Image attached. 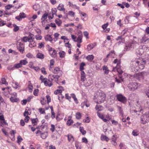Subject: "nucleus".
Segmentation results:
<instances>
[{
  "instance_id": "obj_34",
  "label": "nucleus",
  "mask_w": 149,
  "mask_h": 149,
  "mask_svg": "<svg viewBox=\"0 0 149 149\" xmlns=\"http://www.w3.org/2000/svg\"><path fill=\"white\" fill-rule=\"evenodd\" d=\"M55 22L56 24L58 26H60L62 23V21L59 19H56L55 20Z\"/></svg>"
},
{
  "instance_id": "obj_25",
  "label": "nucleus",
  "mask_w": 149,
  "mask_h": 149,
  "mask_svg": "<svg viewBox=\"0 0 149 149\" xmlns=\"http://www.w3.org/2000/svg\"><path fill=\"white\" fill-rule=\"evenodd\" d=\"M48 16V14L46 13H45L44 15L42 16V17L41 18L42 20V24L43 23V22H44L45 20L47 19V17Z\"/></svg>"
},
{
  "instance_id": "obj_53",
  "label": "nucleus",
  "mask_w": 149,
  "mask_h": 149,
  "mask_svg": "<svg viewBox=\"0 0 149 149\" xmlns=\"http://www.w3.org/2000/svg\"><path fill=\"white\" fill-rule=\"evenodd\" d=\"M39 8V6L38 5H35L33 6V8L36 11H37Z\"/></svg>"
},
{
  "instance_id": "obj_51",
  "label": "nucleus",
  "mask_w": 149,
  "mask_h": 149,
  "mask_svg": "<svg viewBox=\"0 0 149 149\" xmlns=\"http://www.w3.org/2000/svg\"><path fill=\"white\" fill-rule=\"evenodd\" d=\"M147 73L146 72H143L140 73V76L142 77H144L145 76H146Z\"/></svg>"
},
{
  "instance_id": "obj_59",
  "label": "nucleus",
  "mask_w": 149,
  "mask_h": 149,
  "mask_svg": "<svg viewBox=\"0 0 149 149\" xmlns=\"http://www.w3.org/2000/svg\"><path fill=\"white\" fill-rule=\"evenodd\" d=\"M38 93V89H35L33 91V94L35 96H37Z\"/></svg>"
},
{
  "instance_id": "obj_10",
  "label": "nucleus",
  "mask_w": 149,
  "mask_h": 149,
  "mask_svg": "<svg viewBox=\"0 0 149 149\" xmlns=\"http://www.w3.org/2000/svg\"><path fill=\"white\" fill-rule=\"evenodd\" d=\"M61 75H49V77L51 79V80L52 81L54 79H55V81L57 82V81H58L59 78Z\"/></svg>"
},
{
  "instance_id": "obj_20",
  "label": "nucleus",
  "mask_w": 149,
  "mask_h": 149,
  "mask_svg": "<svg viewBox=\"0 0 149 149\" xmlns=\"http://www.w3.org/2000/svg\"><path fill=\"white\" fill-rule=\"evenodd\" d=\"M113 63L115 64L117 63V66L116 67H117V68L120 67V62L119 60L116 59L114 60Z\"/></svg>"
},
{
  "instance_id": "obj_52",
  "label": "nucleus",
  "mask_w": 149,
  "mask_h": 149,
  "mask_svg": "<svg viewBox=\"0 0 149 149\" xmlns=\"http://www.w3.org/2000/svg\"><path fill=\"white\" fill-rule=\"evenodd\" d=\"M81 114L80 113L78 112L76 113V118L77 119H80L81 118Z\"/></svg>"
},
{
  "instance_id": "obj_33",
  "label": "nucleus",
  "mask_w": 149,
  "mask_h": 149,
  "mask_svg": "<svg viewBox=\"0 0 149 149\" xmlns=\"http://www.w3.org/2000/svg\"><path fill=\"white\" fill-rule=\"evenodd\" d=\"M101 139L102 141H108L109 139L106 136L103 135L101 136Z\"/></svg>"
},
{
  "instance_id": "obj_7",
  "label": "nucleus",
  "mask_w": 149,
  "mask_h": 149,
  "mask_svg": "<svg viewBox=\"0 0 149 149\" xmlns=\"http://www.w3.org/2000/svg\"><path fill=\"white\" fill-rule=\"evenodd\" d=\"M128 86L130 89L134 91L137 88L138 85L136 82H132L128 84Z\"/></svg>"
},
{
  "instance_id": "obj_23",
  "label": "nucleus",
  "mask_w": 149,
  "mask_h": 149,
  "mask_svg": "<svg viewBox=\"0 0 149 149\" xmlns=\"http://www.w3.org/2000/svg\"><path fill=\"white\" fill-rule=\"evenodd\" d=\"M58 9L60 11H65V9L63 5L62 4H60L58 7Z\"/></svg>"
},
{
  "instance_id": "obj_47",
  "label": "nucleus",
  "mask_w": 149,
  "mask_h": 149,
  "mask_svg": "<svg viewBox=\"0 0 149 149\" xmlns=\"http://www.w3.org/2000/svg\"><path fill=\"white\" fill-rule=\"evenodd\" d=\"M29 38L28 37L25 36L22 38V40L24 42H26L28 41Z\"/></svg>"
},
{
  "instance_id": "obj_50",
  "label": "nucleus",
  "mask_w": 149,
  "mask_h": 149,
  "mask_svg": "<svg viewBox=\"0 0 149 149\" xmlns=\"http://www.w3.org/2000/svg\"><path fill=\"white\" fill-rule=\"evenodd\" d=\"M68 15L70 16L73 17L74 16V13L72 11H70L68 12Z\"/></svg>"
},
{
  "instance_id": "obj_30",
  "label": "nucleus",
  "mask_w": 149,
  "mask_h": 149,
  "mask_svg": "<svg viewBox=\"0 0 149 149\" xmlns=\"http://www.w3.org/2000/svg\"><path fill=\"white\" fill-rule=\"evenodd\" d=\"M47 80H46L44 81V83L46 86H48L49 87L51 86L52 85V84L50 81V83L47 81Z\"/></svg>"
},
{
  "instance_id": "obj_56",
  "label": "nucleus",
  "mask_w": 149,
  "mask_h": 149,
  "mask_svg": "<svg viewBox=\"0 0 149 149\" xmlns=\"http://www.w3.org/2000/svg\"><path fill=\"white\" fill-rule=\"evenodd\" d=\"M38 110L39 111L41 114H43L45 113V111L44 109L40 108Z\"/></svg>"
},
{
  "instance_id": "obj_18",
  "label": "nucleus",
  "mask_w": 149,
  "mask_h": 149,
  "mask_svg": "<svg viewBox=\"0 0 149 149\" xmlns=\"http://www.w3.org/2000/svg\"><path fill=\"white\" fill-rule=\"evenodd\" d=\"M102 69L105 74H108L109 70L107 66L105 65L103 66L102 67Z\"/></svg>"
},
{
  "instance_id": "obj_13",
  "label": "nucleus",
  "mask_w": 149,
  "mask_h": 149,
  "mask_svg": "<svg viewBox=\"0 0 149 149\" xmlns=\"http://www.w3.org/2000/svg\"><path fill=\"white\" fill-rule=\"evenodd\" d=\"M53 72L56 74L59 73L60 75L62 74V71L60 70V68L58 67H56L54 68Z\"/></svg>"
},
{
  "instance_id": "obj_39",
  "label": "nucleus",
  "mask_w": 149,
  "mask_h": 149,
  "mask_svg": "<svg viewBox=\"0 0 149 149\" xmlns=\"http://www.w3.org/2000/svg\"><path fill=\"white\" fill-rule=\"evenodd\" d=\"M85 65V63L82 62L81 63L80 67H79V69L81 71H83L82 70L84 69V67Z\"/></svg>"
},
{
  "instance_id": "obj_49",
  "label": "nucleus",
  "mask_w": 149,
  "mask_h": 149,
  "mask_svg": "<svg viewBox=\"0 0 149 149\" xmlns=\"http://www.w3.org/2000/svg\"><path fill=\"white\" fill-rule=\"evenodd\" d=\"M35 38L37 40H41L42 39V37L40 35H36Z\"/></svg>"
},
{
  "instance_id": "obj_43",
  "label": "nucleus",
  "mask_w": 149,
  "mask_h": 149,
  "mask_svg": "<svg viewBox=\"0 0 149 149\" xmlns=\"http://www.w3.org/2000/svg\"><path fill=\"white\" fill-rule=\"evenodd\" d=\"M117 107L120 114L122 116H123V110L122 108L120 106H118Z\"/></svg>"
},
{
  "instance_id": "obj_57",
  "label": "nucleus",
  "mask_w": 149,
  "mask_h": 149,
  "mask_svg": "<svg viewBox=\"0 0 149 149\" xmlns=\"http://www.w3.org/2000/svg\"><path fill=\"white\" fill-rule=\"evenodd\" d=\"M65 46L66 47H68L69 48H71L72 47L71 45L69 43V42L65 43Z\"/></svg>"
},
{
  "instance_id": "obj_42",
  "label": "nucleus",
  "mask_w": 149,
  "mask_h": 149,
  "mask_svg": "<svg viewBox=\"0 0 149 149\" xmlns=\"http://www.w3.org/2000/svg\"><path fill=\"white\" fill-rule=\"evenodd\" d=\"M36 46V43L34 42L30 43L29 44V46L30 47H33Z\"/></svg>"
},
{
  "instance_id": "obj_61",
  "label": "nucleus",
  "mask_w": 149,
  "mask_h": 149,
  "mask_svg": "<svg viewBox=\"0 0 149 149\" xmlns=\"http://www.w3.org/2000/svg\"><path fill=\"white\" fill-rule=\"evenodd\" d=\"M59 34L58 33H56L54 34V36L55 37L54 40H56L57 39V38L59 36Z\"/></svg>"
},
{
  "instance_id": "obj_35",
  "label": "nucleus",
  "mask_w": 149,
  "mask_h": 149,
  "mask_svg": "<svg viewBox=\"0 0 149 149\" xmlns=\"http://www.w3.org/2000/svg\"><path fill=\"white\" fill-rule=\"evenodd\" d=\"M56 52L55 49H54L51 52H50L49 53L50 54L52 57H55L56 56Z\"/></svg>"
},
{
  "instance_id": "obj_22",
  "label": "nucleus",
  "mask_w": 149,
  "mask_h": 149,
  "mask_svg": "<svg viewBox=\"0 0 149 149\" xmlns=\"http://www.w3.org/2000/svg\"><path fill=\"white\" fill-rule=\"evenodd\" d=\"M0 84H5V85L7 86L8 85V83L6 82L4 78H2L0 81Z\"/></svg>"
},
{
  "instance_id": "obj_28",
  "label": "nucleus",
  "mask_w": 149,
  "mask_h": 149,
  "mask_svg": "<svg viewBox=\"0 0 149 149\" xmlns=\"http://www.w3.org/2000/svg\"><path fill=\"white\" fill-rule=\"evenodd\" d=\"M68 3L69 4V6L70 7L74 8H75L79 10V7L77 6L75 4H73L70 1Z\"/></svg>"
},
{
  "instance_id": "obj_54",
  "label": "nucleus",
  "mask_w": 149,
  "mask_h": 149,
  "mask_svg": "<svg viewBox=\"0 0 149 149\" xmlns=\"http://www.w3.org/2000/svg\"><path fill=\"white\" fill-rule=\"evenodd\" d=\"M132 134L133 136H136L139 135V133L137 131H136V130H134L132 132Z\"/></svg>"
},
{
  "instance_id": "obj_41",
  "label": "nucleus",
  "mask_w": 149,
  "mask_h": 149,
  "mask_svg": "<svg viewBox=\"0 0 149 149\" xmlns=\"http://www.w3.org/2000/svg\"><path fill=\"white\" fill-rule=\"evenodd\" d=\"M79 130L80 132L82 134L84 135L86 134V131L84 130L83 127H80L79 128Z\"/></svg>"
},
{
  "instance_id": "obj_11",
  "label": "nucleus",
  "mask_w": 149,
  "mask_h": 149,
  "mask_svg": "<svg viewBox=\"0 0 149 149\" xmlns=\"http://www.w3.org/2000/svg\"><path fill=\"white\" fill-rule=\"evenodd\" d=\"M26 17V15L24 13H20L19 15L15 17V18L19 21L21 20L22 18Z\"/></svg>"
},
{
  "instance_id": "obj_8",
  "label": "nucleus",
  "mask_w": 149,
  "mask_h": 149,
  "mask_svg": "<svg viewBox=\"0 0 149 149\" xmlns=\"http://www.w3.org/2000/svg\"><path fill=\"white\" fill-rule=\"evenodd\" d=\"M144 46H139V48L137 49L136 50V53L137 55H141L144 52H146V50H145L144 49L143 47Z\"/></svg>"
},
{
  "instance_id": "obj_3",
  "label": "nucleus",
  "mask_w": 149,
  "mask_h": 149,
  "mask_svg": "<svg viewBox=\"0 0 149 149\" xmlns=\"http://www.w3.org/2000/svg\"><path fill=\"white\" fill-rule=\"evenodd\" d=\"M143 41L139 42V40L138 38H135L134 40L132 41V43H129L128 45L126 44L124 48V50L127 51L128 50L129 48H136V46L139 45V43L143 42Z\"/></svg>"
},
{
  "instance_id": "obj_9",
  "label": "nucleus",
  "mask_w": 149,
  "mask_h": 149,
  "mask_svg": "<svg viewBox=\"0 0 149 149\" xmlns=\"http://www.w3.org/2000/svg\"><path fill=\"white\" fill-rule=\"evenodd\" d=\"M17 48L21 53H23L24 50V46L23 43L19 42Z\"/></svg>"
},
{
  "instance_id": "obj_4",
  "label": "nucleus",
  "mask_w": 149,
  "mask_h": 149,
  "mask_svg": "<svg viewBox=\"0 0 149 149\" xmlns=\"http://www.w3.org/2000/svg\"><path fill=\"white\" fill-rule=\"evenodd\" d=\"M141 122L143 124H145L149 121V111L141 117Z\"/></svg>"
},
{
  "instance_id": "obj_29",
  "label": "nucleus",
  "mask_w": 149,
  "mask_h": 149,
  "mask_svg": "<svg viewBox=\"0 0 149 149\" xmlns=\"http://www.w3.org/2000/svg\"><path fill=\"white\" fill-rule=\"evenodd\" d=\"M12 85L16 89H17L19 87H20L18 83L17 82H13L12 83Z\"/></svg>"
},
{
  "instance_id": "obj_36",
  "label": "nucleus",
  "mask_w": 149,
  "mask_h": 149,
  "mask_svg": "<svg viewBox=\"0 0 149 149\" xmlns=\"http://www.w3.org/2000/svg\"><path fill=\"white\" fill-rule=\"evenodd\" d=\"M65 53L63 51H61L59 53L60 57L61 58H63L65 55Z\"/></svg>"
},
{
  "instance_id": "obj_17",
  "label": "nucleus",
  "mask_w": 149,
  "mask_h": 149,
  "mask_svg": "<svg viewBox=\"0 0 149 149\" xmlns=\"http://www.w3.org/2000/svg\"><path fill=\"white\" fill-rule=\"evenodd\" d=\"M22 67V66L21 65L20 63H19L14 65L13 67L11 68V70H15V69L21 68Z\"/></svg>"
},
{
  "instance_id": "obj_12",
  "label": "nucleus",
  "mask_w": 149,
  "mask_h": 149,
  "mask_svg": "<svg viewBox=\"0 0 149 149\" xmlns=\"http://www.w3.org/2000/svg\"><path fill=\"white\" fill-rule=\"evenodd\" d=\"M96 45V43H93L89 44L87 46V49L88 51L90 50L95 47Z\"/></svg>"
},
{
  "instance_id": "obj_63",
  "label": "nucleus",
  "mask_w": 149,
  "mask_h": 149,
  "mask_svg": "<svg viewBox=\"0 0 149 149\" xmlns=\"http://www.w3.org/2000/svg\"><path fill=\"white\" fill-rule=\"evenodd\" d=\"M47 98V101L48 103H49L51 102V98L49 96L47 95L46 96Z\"/></svg>"
},
{
  "instance_id": "obj_45",
  "label": "nucleus",
  "mask_w": 149,
  "mask_h": 149,
  "mask_svg": "<svg viewBox=\"0 0 149 149\" xmlns=\"http://www.w3.org/2000/svg\"><path fill=\"white\" fill-rule=\"evenodd\" d=\"M13 26L14 27V31H18L19 29V26H17L16 24H13Z\"/></svg>"
},
{
  "instance_id": "obj_37",
  "label": "nucleus",
  "mask_w": 149,
  "mask_h": 149,
  "mask_svg": "<svg viewBox=\"0 0 149 149\" xmlns=\"http://www.w3.org/2000/svg\"><path fill=\"white\" fill-rule=\"evenodd\" d=\"M31 121L32 123L33 124V126L35 125H36V123H37V122L38 121V119L37 118H31Z\"/></svg>"
},
{
  "instance_id": "obj_40",
  "label": "nucleus",
  "mask_w": 149,
  "mask_h": 149,
  "mask_svg": "<svg viewBox=\"0 0 149 149\" xmlns=\"http://www.w3.org/2000/svg\"><path fill=\"white\" fill-rule=\"evenodd\" d=\"M95 108L98 111H100L102 110V107L100 105H97Z\"/></svg>"
},
{
  "instance_id": "obj_55",
  "label": "nucleus",
  "mask_w": 149,
  "mask_h": 149,
  "mask_svg": "<svg viewBox=\"0 0 149 149\" xmlns=\"http://www.w3.org/2000/svg\"><path fill=\"white\" fill-rule=\"evenodd\" d=\"M17 143H20L23 140L22 138L20 136H18L17 138Z\"/></svg>"
},
{
  "instance_id": "obj_15",
  "label": "nucleus",
  "mask_w": 149,
  "mask_h": 149,
  "mask_svg": "<svg viewBox=\"0 0 149 149\" xmlns=\"http://www.w3.org/2000/svg\"><path fill=\"white\" fill-rule=\"evenodd\" d=\"M45 38L46 41L52 42L53 40L51 36L47 35L45 36Z\"/></svg>"
},
{
  "instance_id": "obj_31",
  "label": "nucleus",
  "mask_w": 149,
  "mask_h": 149,
  "mask_svg": "<svg viewBox=\"0 0 149 149\" xmlns=\"http://www.w3.org/2000/svg\"><path fill=\"white\" fill-rule=\"evenodd\" d=\"M94 58V56L93 55H89L86 57V59L88 61H91Z\"/></svg>"
},
{
  "instance_id": "obj_58",
  "label": "nucleus",
  "mask_w": 149,
  "mask_h": 149,
  "mask_svg": "<svg viewBox=\"0 0 149 149\" xmlns=\"http://www.w3.org/2000/svg\"><path fill=\"white\" fill-rule=\"evenodd\" d=\"M141 110H142V108H141L140 109V110H139L137 111L136 110H132V112L136 113L137 114L139 115V112L141 111Z\"/></svg>"
},
{
  "instance_id": "obj_21",
  "label": "nucleus",
  "mask_w": 149,
  "mask_h": 149,
  "mask_svg": "<svg viewBox=\"0 0 149 149\" xmlns=\"http://www.w3.org/2000/svg\"><path fill=\"white\" fill-rule=\"evenodd\" d=\"M113 70L114 71H116V70L120 75L123 72V71L120 70V68H117V67H115L114 68H113Z\"/></svg>"
},
{
  "instance_id": "obj_5",
  "label": "nucleus",
  "mask_w": 149,
  "mask_h": 149,
  "mask_svg": "<svg viewBox=\"0 0 149 149\" xmlns=\"http://www.w3.org/2000/svg\"><path fill=\"white\" fill-rule=\"evenodd\" d=\"M117 98L118 100L123 103H125L127 101V99L122 95L119 94L117 95Z\"/></svg>"
},
{
  "instance_id": "obj_24",
  "label": "nucleus",
  "mask_w": 149,
  "mask_h": 149,
  "mask_svg": "<svg viewBox=\"0 0 149 149\" xmlns=\"http://www.w3.org/2000/svg\"><path fill=\"white\" fill-rule=\"evenodd\" d=\"M22 67V65H26L28 63V61L26 59L21 60L19 61Z\"/></svg>"
},
{
  "instance_id": "obj_16",
  "label": "nucleus",
  "mask_w": 149,
  "mask_h": 149,
  "mask_svg": "<svg viewBox=\"0 0 149 149\" xmlns=\"http://www.w3.org/2000/svg\"><path fill=\"white\" fill-rule=\"evenodd\" d=\"M68 140L69 142H72L74 141V137L72 135L70 134H68L67 136Z\"/></svg>"
},
{
  "instance_id": "obj_6",
  "label": "nucleus",
  "mask_w": 149,
  "mask_h": 149,
  "mask_svg": "<svg viewBox=\"0 0 149 149\" xmlns=\"http://www.w3.org/2000/svg\"><path fill=\"white\" fill-rule=\"evenodd\" d=\"M36 134L37 136L40 135L41 137L43 139H46L48 135L47 132L41 133V131L39 130L36 132Z\"/></svg>"
},
{
  "instance_id": "obj_1",
  "label": "nucleus",
  "mask_w": 149,
  "mask_h": 149,
  "mask_svg": "<svg viewBox=\"0 0 149 149\" xmlns=\"http://www.w3.org/2000/svg\"><path fill=\"white\" fill-rule=\"evenodd\" d=\"M145 63L146 61L143 60L142 59L136 58L133 59L131 64L130 70L134 72H138L139 70L144 68Z\"/></svg>"
},
{
  "instance_id": "obj_64",
  "label": "nucleus",
  "mask_w": 149,
  "mask_h": 149,
  "mask_svg": "<svg viewBox=\"0 0 149 149\" xmlns=\"http://www.w3.org/2000/svg\"><path fill=\"white\" fill-rule=\"evenodd\" d=\"M41 71L44 74H47L46 72L45 71V69L44 68H42L41 69Z\"/></svg>"
},
{
  "instance_id": "obj_60",
  "label": "nucleus",
  "mask_w": 149,
  "mask_h": 149,
  "mask_svg": "<svg viewBox=\"0 0 149 149\" xmlns=\"http://www.w3.org/2000/svg\"><path fill=\"white\" fill-rule=\"evenodd\" d=\"M30 114L27 110V109H26L25 112L24 113V116H28V115H29Z\"/></svg>"
},
{
  "instance_id": "obj_62",
  "label": "nucleus",
  "mask_w": 149,
  "mask_h": 149,
  "mask_svg": "<svg viewBox=\"0 0 149 149\" xmlns=\"http://www.w3.org/2000/svg\"><path fill=\"white\" fill-rule=\"evenodd\" d=\"M83 121L84 122L88 123L90 122V120L89 118L88 117H87L86 119H84L83 120Z\"/></svg>"
},
{
  "instance_id": "obj_32",
  "label": "nucleus",
  "mask_w": 149,
  "mask_h": 149,
  "mask_svg": "<svg viewBox=\"0 0 149 149\" xmlns=\"http://www.w3.org/2000/svg\"><path fill=\"white\" fill-rule=\"evenodd\" d=\"M10 100L12 102H17L18 100V98L16 97H11L10 98Z\"/></svg>"
},
{
  "instance_id": "obj_48",
  "label": "nucleus",
  "mask_w": 149,
  "mask_h": 149,
  "mask_svg": "<svg viewBox=\"0 0 149 149\" xmlns=\"http://www.w3.org/2000/svg\"><path fill=\"white\" fill-rule=\"evenodd\" d=\"M28 88L29 90H31V91H32L33 87L32 85L31 84V83L30 81H29V86Z\"/></svg>"
},
{
  "instance_id": "obj_27",
  "label": "nucleus",
  "mask_w": 149,
  "mask_h": 149,
  "mask_svg": "<svg viewBox=\"0 0 149 149\" xmlns=\"http://www.w3.org/2000/svg\"><path fill=\"white\" fill-rule=\"evenodd\" d=\"M82 36L81 35H79L77 38L76 40H74V41L77 42L78 43H80L82 42Z\"/></svg>"
},
{
  "instance_id": "obj_46",
  "label": "nucleus",
  "mask_w": 149,
  "mask_h": 149,
  "mask_svg": "<svg viewBox=\"0 0 149 149\" xmlns=\"http://www.w3.org/2000/svg\"><path fill=\"white\" fill-rule=\"evenodd\" d=\"M119 79H117V78H116L115 81H116L118 83H119L121 82V81H123V79L121 78V76L120 75L119 76Z\"/></svg>"
},
{
  "instance_id": "obj_2",
  "label": "nucleus",
  "mask_w": 149,
  "mask_h": 149,
  "mask_svg": "<svg viewBox=\"0 0 149 149\" xmlns=\"http://www.w3.org/2000/svg\"><path fill=\"white\" fill-rule=\"evenodd\" d=\"M95 97L96 99V100H95V101L97 104H100L104 101L105 99V95L103 91L99 90L97 92Z\"/></svg>"
},
{
  "instance_id": "obj_26",
  "label": "nucleus",
  "mask_w": 149,
  "mask_h": 149,
  "mask_svg": "<svg viewBox=\"0 0 149 149\" xmlns=\"http://www.w3.org/2000/svg\"><path fill=\"white\" fill-rule=\"evenodd\" d=\"M117 40H119L118 44H120L121 42H123L124 41V39L122 37V36H118L116 39Z\"/></svg>"
},
{
  "instance_id": "obj_44",
  "label": "nucleus",
  "mask_w": 149,
  "mask_h": 149,
  "mask_svg": "<svg viewBox=\"0 0 149 149\" xmlns=\"http://www.w3.org/2000/svg\"><path fill=\"white\" fill-rule=\"evenodd\" d=\"M52 15H54L55 14L56 16H57V14H56V12L57 11V9L55 8H52Z\"/></svg>"
},
{
  "instance_id": "obj_38",
  "label": "nucleus",
  "mask_w": 149,
  "mask_h": 149,
  "mask_svg": "<svg viewBox=\"0 0 149 149\" xmlns=\"http://www.w3.org/2000/svg\"><path fill=\"white\" fill-rule=\"evenodd\" d=\"M73 121L71 119V117H69V118L68 119V120L67 122V124L68 125H70L71 124L73 123Z\"/></svg>"
},
{
  "instance_id": "obj_14",
  "label": "nucleus",
  "mask_w": 149,
  "mask_h": 149,
  "mask_svg": "<svg viewBox=\"0 0 149 149\" xmlns=\"http://www.w3.org/2000/svg\"><path fill=\"white\" fill-rule=\"evenodd\" d=\"M81 80L82 81H85L86 79V74L84 71H81Z\"/></svg>"
},
{
  "instance_id": "obj_19",
  "label": "nucleus",
  "mask_w": 149,
  "mask_h": 149,
  "mask_svg": "<svg viewBox=\"0 0 149 149\" xmlns=\"http://www.w3.org/2000/svg\"><path fill=\"white\" fill-rule=\"evenodd\" d=\"M36 56L37 58L40 59H43L44 58V55L40 52L37 54Z\"/></svg>"
}]
</instances>
